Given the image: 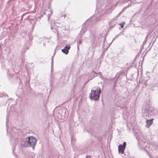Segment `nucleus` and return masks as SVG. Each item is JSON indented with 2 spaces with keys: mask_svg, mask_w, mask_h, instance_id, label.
I'll return each mask as SVG.
<instances>
[{
  "mask_svg": "<svg viewBox=\"0 0 158 158\" xmlns=\"http://www.w3.org/2000/svg\"><path fill=\"white\" fill-rule=\"evenodd\" d=\"M37 140L33 136L28 137L27 140L25 141L23 146L25 147H32L34 150L36 144Z\"/></svg>",
  "mask_w": 158,
  "mask_h": 158,
  "instance_id": "1",
  "label": "nucleus"
},
{
  "mask_svg": "<svg viewBox=\"0 0 158 158\" xmlns=\"http://www.w3.org/2000/svg\"><path fill=\"white\" fill-rule=\"evenodd\" d=\"M101 93V89L99 87L95 90H92L89 94L90 99L95 101L98 100L100 97Z\"/></svg>",
  "mask_w": 158,
  "mask_h": 158,
  "instance_id": "2",
  "label": "nucleus"
},
{
  "mask_svg": "<svg viewBox=\"0 0 158 158\" xmlns=\"http://www.w3.org/2000/svg\"><path fill=\"white\" fill-rule=\"evenodd\" d=\"M152 108H149L148 106H147L145 108H143L142 110L143 114L144 116L149 115H151L152 114Z\"/></svg>",
  "mask_w": 158,
  "mask_h": 158,
  "instance_id": "3",
  "label": "nucleus"
},
{
  "mask_svg": "<svg viewBox=\"0 0 158 158\" xmlns=\"http://www.w3.org/2000/svg\"><path fill=\"white\" fill-rule=\"evenodd\" d=\"M126 145V143L125 142L123 143V144H120L118 146V151L119 153L123 154L124 153V151L125 149Z\"/></svg>",
  "mask_w": 158,
  "mask_h": 158,
  "instance_id": "4",
  "label": "nucleus"
},
{
  "mask_svg": "<svg viewBox=\"0 0 158 158\" xmlns=\"http://www.w3.org/2000/svg\"><path fill=\"white\" fill-rule=\"evenodd\" d=\"M153 120V119H152L150 120L147 119L146 121V126L147 128H149L150 126L153 123L152 121Z\"/></svg>",
  "mask_w": 158,
  "mask_h": 158,
  "instance_id": "5",
  "label": "nucleus"
},
{
  "mask_svg": "<svg viewBox=\"0 0 158 158\" xmlns=\"http://www.w3.org/2000/svg\"><path fill=\"white\" fill-rule=\"evenodd\" d=\"M52 13V12L50 10H46L45 11V14L48 15L49 16L51 15Z\"/></svg>",
  "mask_w": 158,
  "mask_h": 158,
  "instance_id": "6",
  "label": "nucleus"
},
{
  "mask_svg": "<svg viewBox=\"0 0 158 158\" xmlns=\"http://www.w3.org/2000/svg\"><path fill=\"white\" fill-rule=\"evenodd\" d=\"M62 51L66 54H68L69 52V51L64 48L63 49H62Z\"/></svg>",
  "mask_w": 158,
  "mask_h": 158,
  "instance_id": "7",
  "label": "nucleus"
},
{
  "mask_svg": "<svg viewBox=\"0 0 158 158\" xmlns=\"http://www.w3.org/2000/svg\"><path fill=\"white\" fill-rule=\"evenodd\" d=\"M136 135L137 137L139 139H141V140H142V135L141 133H140L139 136L137 135V134Z\"/></svg>",
  "mask_w": 158,
  "mask_h": 158,
  "instance_id": "8",
  "label": "nucleus"
},
{
  "mask_svg": "<svg viewBox=\"0 0 158 158\" xmlns=\"http://www.w3.org/2000/svg\"><path fill=\"white\" fill-rule=\"evenodd\" d=\"M70 45H66L65 47L64 48H65L67 50H68L69 49H70Z\"/></svg>",
  "mask_w": 158,
  "mask_h": 158,
  "instance_id": "9",
  "label": "nucleus"
},
{
  "mask_svg": "<svg viewBox=\"0 0 158 158\" xmlns=\"http://www.w3.org/2000/svg\"><path fill=\"white\" fill-rule=\"evenodd\" d=\"M58 117L60 119H64V117L63 116H59Z\"/></svg>",
  "mask_w": 158,
  "mask_h": 158,
  "instance_id": "10",
  "label": "nucleus"
},
{
  "mask_svg": "<svg viewBox=\"0 0 158 158\" xmlns=\"http://www.w3.org/2000/svg\"><path fill=\"white\" fill-rule=\"evenodd\" d=\"M85 158H91V156L89 155H87L86 156Z\"/></svg>",
  "mask_w": 158,
  "mask_h": 158,
  "instance_id": "11",
  "label": "nucleus"
},
{
  "mask_svg": "<svg viewBox=\"0 0 158 158\" xmlns=\"http://www.w3.org/2000/svg\"><path fill=\"white\" fill-rule=\"evenodd\" d=\"M123 24H121V28H123Z\"/></svg>",
  "mask_w": 158,
  "mask_h": 158,
  "instance_id": "12",
  "label": "nucleus"
},
{
  "mask_svg": "<svg viewBox=\"0 0 158 158\" xmlns=\"http://www.w3.org/2000/svg\"><path fill=\"white\" fill-rule=\"evenodd\" d=\"M61 112V111H59L58 113H60Z\"/></svg>",
  "mask_w": 158,
  "mask_h": 158,
  "instance_id": "13",
  "label": "nucleus"
},
{
  "mask_svg": "<svg viewBox=\"0 0 158 158\" xmlns=\"http://www.w3.org/2000/svg\"><path fill=\"white\" fill-rule=\"evenodd\" d=\"M52 60H53V58H52Z\"/></svg>",
  "mask_w": 158,
  "mask_h": 158,
  "instance_id": "14",
  "label": "nucleus"
}]
</instances>
